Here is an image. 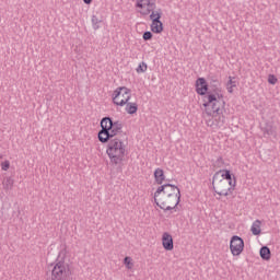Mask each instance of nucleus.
Wrapping results in <instances>:
<instances>
[{"label":"nucleus","instance_id":"nucleus-28","mask_svg":"<svg viewBox=\"0 0 280 280\" xmlns=\"http://www.w3.org/2000/svg\"><path fill=\"white\" fill-rule=\"evenodd\" d=\"M268 82L269 84H277V78L275 75H269Z\"/></svg>","mask_w":280,"mask_h":280},{"label":"nucleus","instance_id":"nucleus-18","mask_svg":"<svg viewBox=\"0 0 280 280\" xmlns=\"http://www.w3.org/2000/svg\"><path fill=\"white\" fill-rule=\"evenodd\" d=\"M3 190L4 191H10L14 187V179L12 177H7L3 182Z\"/></svg>","mask_w":280,"mask_h":280},{"label":"nucleus","instance_id":"nucleus-3","mask_svg":"<svg viewBox=\"0 0 280 280\" xmlns=\"http://www.w3.org/2000/svg\"><path fill=\"white\" fill-rule=\"evenodd\" d=\"M212 186L219 196H229L235 189V177L231 171H219L212 177Z\"/></svg>","mask_w":280,"mask_h":280},{"label":"nucleus","instance_id":"nucleus-23","mask_svg":"<svg viewBox=\"0 0 280 280\" xmlns=\"http://www.w3.org/2000/svg\"><path fill=\"white\" fill-rule=\"evenodd\" d=\"M101 22L102 20H98L97 15H92L93 30H97L100 27Z\"/></svg>","mask_w":280,"mask_h":280},{"label":"nucleus","instance_id":"nucleus-26","mask_svg":"<svg viewBox=\"0 0 280 280\" xmlns=\"http://www.w3.org/2000/svg\"><path fill=\"white\" fill-rule=\"evenodd\" d=\"M1 170L3 172H8L10 170V161L7 160V161L2 162L1 163Z\"/></svg>","mask_w":280,"mask_h":280},{"label":"nucleus","instance_id":"nucleus-4","mask_svg":"<svg viewBox=\"0 0 280 280\" xmlns=\"http://www.w3.org/2000/svg\"><path fill=\"white\" fill-rule=\"evenodd\" d=\"M71 269L65 260H58L51 269L50 278L47 280H71Z\"/></svg>","mask_w":280,"mask_h":280},{"label":"nucleus","instance_id":"nucleus-21","mask_svg":"<svg viewBox=\"0 0 280 280\" xmlns=\"http://www.w3.org/2000/svg\"><path fill=\"white\" fill-rule=\"evenodd\" d=\"M162 14L163 13L161 12V9H159L158 11H151L150 19L152 20V22H154V19H158V21H161Z\"/></svg>","mask_w":280,"mask_h":280},{"label":"nucleus","instance_id":"nucleus-30","mask_svg":"<svg viewBox=\"0 0 280 280\" xmlns=\"http://www.w3.org/2000/svg\"><path fill=\"white\" fill-rule=\"evenodd\" d=\"M233 89H235V86H232V85L226 84V90H228L230 93H233Z\"/></svg>","mask_w":280,"mask_h":280},{"label":"nucleus","instance_id":"nucleus-32","mask_svg":"<svg viewBox=\"0 0 280 280\" xmlns=\"http://www.w3.org/2000/svg\"><path fill=\"white\" fill-rule=\"evenodd\" d=\"M267 135H272V131L271 130H267Z\"/></svg>","mask_w":280,"mask_h":280},{"label":"nucleus","instance_id":"nucleus-8","mask_svg":"<svg viewBox=\"0 0 280 280\" xmlns=\"http://www.w3.org/2000/svg\"><path fill=\"white\" fill-rule=\"evenodd\" d=\"M161 195L176 196V198H180V188H178L176 185L164 184V185H161L154 192V200L156 201V198H159V196Z\"/></svg>","mask_w":280,"mask_h":280},{"label":"nucleus","instance_id":"nucleus-24","mask_svg":"<svg viewBox=\"0 0 280 280\" xmlns=\"http://www.w3.org/2000/svg\"><path fill=\"white\" fill-rule=\"evenodd\" d=\"M151 1L152 0H139L136 4V8L142 9V8H145V5L149 7Z\"/></svg>","mask_w":280,"mask_h":280},{"label":"nucleus","instance_id":"nucleus-31","mask_svg":"<svg viewBox=\"0 0 280 280\" xmlns=\"http://www.w3.org/2000/svg\"><path fill=\"white\" fill-rule=\"evenodd\" d=\"M83 3H85V5H91V3H93V0H83Z\"/></svg>","mask_w":280,"mask_h":280},{"label":"nucleus","instance_id":"nucleus-2","mask_svg":"<svg viewBox=\"0 0 280 280\" xmlns=\"http://www.w3.org/2000/svg\"><path fill=\"white\" fill-rule=\"evenodd\" d=\"M106 154L109 158V163L114 167H117L118 172H121V165L124 159H126V144L121 138L116 137L109 140L106 149Z\"/></svg>","mask_w":280,"mask_h":280},{"label":"nucleus","instance_id":"nucleus-13","mask_svg":"<svg viewBox=\"0 0 280 280\" xmlns=\"http://www.w3.org/2000/svg\"><path fill=\"white\" fill-rule=\"evenodd\" d=\"M151 32H153V34H161V32H163V22H161L159 18L154 19L151 23Z\"/></svg>","mask_w":280,"mask_h":280},{"label":"nucleus","instance_id":"nucleus-7","mask_svg":"<svg viewBox=\"0 0 280 280\" xmlns=\"http://www.w3.org/2000/svg\"><path fill=\"white\" fill-rule=\"evenodd\" d=\"M101 126H107V130L113 139L117 138V135H121V130H124V124L119 120L114 121L110 117L102 118Z\"/></svg>","mask_w":280,"mask_h":280},{"label":"nucleus","instance_id":"nucleus-9","mask_svg":"<svg viewBox=\"0 0 280 280\" xmlns=\"http://www.w3.org/2000/svg\"><path fill=\"white\" fill-rule=\"evenodd\" d=\"M230 250L234 257L242 255L244 252V240L237 235L232 236L230 242Z\"/></svg>","mask_w":280,"mask_h":280},{"label":"nucleus","instance_id":"nucleus-1","mask_svg":"<svg viewBox=\"0 0 280 280\" xmlns=\"http://www.w3.org/2000/svg\"><path fill=\"white\" fill-rule=\"evenodd\" d=\"M196 91L198 95H206L203 106L206 108V115L213 117L207 121V126L210 128H222L226 121L224 117V101L218 98L215 94H211L209 91V84L205 78H199L196 81Z\"/></svg>","mask_w":280,"mask_h":280},{"label":"nucleus","instance_id":"nucleus-20","mask_svg":"<svg viewBox=\"0 0 280 280\" xmlns=\"http://www.w3.org/2000/svg\"><path fill=\"white\" fill-rule=\"evenodd\" d=\"M124 264L128 270H132V267L135 266V264L132 262V258L130 256H126L124 258Z\"/></svg>","mask_w":280,"mask_h":280},{"label":"nucleus","instance_id":"nucleus-5","mask_svg":"<svg viewBox=\"0 0 280 280\" xmlns=\"http://www.w3.org/2000/svg\"><path fill=\"white\" fill-rule=\"evenodd\" d=\"M155 205L160 207V209H163V211H172L173 209H176L180 202V197H176L175 195L168 196V195H160L156 197V200H154Z\"/></svg>","mask_w":280,"mask_h":280},{"label":"nucleus","instance_id":"nucleus-29","mask_svg":"<svg viewBox=\"0 0 280 280\" xmlns=\"http://www.w3.org/2000/svg\"><path fill=\"white\" fill-rule=\"evenodd\" d=\"M226 84H229V86H237L236 82L233 81V78H232V77H229V81H228Z\"/></svg>","mask_w":280,"mask_h":280},{"label":"nucleus","instance_id":"nucleus-6","mask_svg":"<svg viewBox=\"0 0 280 280\" xmlns=\"http://www.w3.org/2000/svg\"><path fill=\"white\" fill-rule=\"evenodd\" d=\"M130 97H132L130 89L120 86L114 91L113 102L116 106H126L130 102Z\"/></svg>","mask_w":280,"mask_h":280},{"label":"nucleus","instance_id":"nucleus-16","mask_svg":"<svg viewBox=\"0 0 280 280\" xmlns=\"http://www.w3.org/2000/svg\"><path fill=\"white\" fill-rule=\"evenodd\" d=\"M250 231L253 235H261V221L256 220L253 222Z\"/></svg>","mask_w":280,"mask_h":280},{"label":"nucleus","instance_id":"nucleus-19","mask_svg":"<svg viewBox=\"0 0 280 280\" xmlns=\"http://www.w3.org/2000/svg\"><path fill=\"white\" fill-rule=\"evenodd\" d=\"M147 8L148 9L142 12V14L144 16H148V14H150L151 12H154V10H156V3L151 1V2H149V5H147Z\"/></svg>","mask_w":280,"mask_h":280},{"label":"nucleus","instance_id":"nucleus-25","mask_svg":"<svg viewBox=\"0 0 280 280\" xmlns=\"http://www.w3.org/2000/svg\"><path fill=\"white\" fill-rule=\"evenodd\" d=\"M224 166V159L222 156H219L214 162V167H223Z\"/></svg>","mask_w":280,"mask_h":280},{"label":"nucleus","instance_id":"nucleus-11","mask_svg":"<svg viewBox=\"0 0 280 280\" xmlns=\"http://www.w3.org/2000/svg\"><path fill=\"white\" fill-rule=\"evenodd\" d=\"M162 245L165 250H174V238L170 233H164L162 236Z\"/></svg>","mask_w":280,"mask_h":280},{"label":"nucleus","instance_id":"nucleus-14","mask_svg":"<svg viewBox=\"0 0 280 280\" xmlns=\"http://www.w3.org/2000/svg\"><path fill=\"white\" fill-rule=\"evenodd\" d=\"M259 255L265 261H270V258L272 257V253L268 246H262L259 250Z\"/></svg>","mask_w":280,"mask_h":280},{"label":"nucleus","instance_id":"nucleus-12","mask_svg":"<svg viewBox=\"0 0 280 280\" xmlns=\"http://www.w3.org/2000/svg\"><path fill=\"white\" fill-rule=\"evenodd\" d=\"M210 89H212V92L214 95H218V98L220 100V80H218V77H212L210 79Z\"/></svg>","mask_w":280,"mask_h":280},{"label":"nucleus","instance_id":"nucleus-17","mask_svg":"<svg viewBox=\"0 0 280 280\" xmlns=\"http://www.w3.org/2000/svg\"><path fill=\"white\" fill-rule=\"evenodd\" d=\"M126 105V113H128V115H135V113H137V110H139V105H137V103H129V101L125 104Z\"/></svg>","mask_w":280,"mask_h":280},{"label":"nucleus","instance_id":"nucleus-27","mask_svg":"<svg viewBox=\"0 0 280 280\" xmlns=\"http://www.w3.org/2000/svg\"><path fill=\"white\" fill-rule=\"evenodd\" d=\"M152 36H153L152 32L147 31L143 33L142 38H143V40H152Z\"/></svg>","mask_w":280,"mask_h":280},{"label":"nucleus","instance_id":"nucleus-10","mask_svg":"<svg viewBox=\"0 0 280 280\" xmlns=\"http://www.w3.org/2000/svg\"><path fill=\"white\" fill-rule=\"evenodd\" d=\"M102 130L98 131V141L101 143H108L113 138L110 131L108 130V126L106 125H101Z\"/></svg>","mask_w":280,"mask_h":280},{"label":"nucleus","instance_id":"nucleus-22","mask_svg":"<svg viewBox=\"0 0 280 280\" xmlns=\"http://www.w3.org/2000/svg\"><path fill=\"white\" fill-rule=\"evenodd\" d=\"M136 71L137 73H145L148 71V63L142 61L141 63H139Z\"/></svg>","mask_w":280,"mask_h":280},{"label":"nucleus","instance_id":"nucleus-15","mask_svg":"<svg viewBox=\"0 0 280 280\" xmlns=\"http://www.w3.org/2000/svg\"><path fill=\"white\" fill-rule=\"evenodd\" d=\"M154 178L158 185H163V180H165V173L163 172V168H156L154 171Z\"/></svg>","mask_w":280,"mask_h":280}]
</instances>
